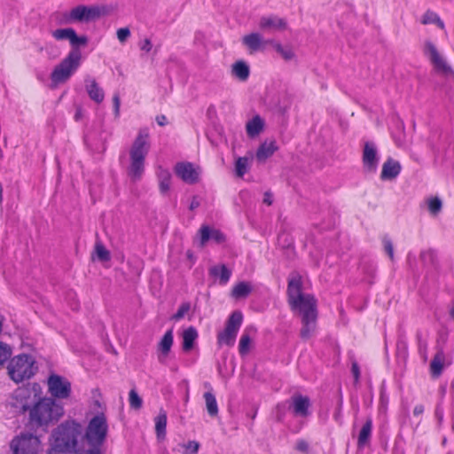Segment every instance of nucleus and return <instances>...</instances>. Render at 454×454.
Wrapping results in <instances>:
<instances>
[{"label": "nucleus", "instance_id": "f257e3e1", "mask_svg": "<svg viewBox=\"0 0 454 454\" xmlns=\"http://www.w3.org/2000/svg\"><path fill=\"white\" fill-rule=\"evenodd\" d=\"M287 294L292 309L298 313L301 319V337L308 340L317 328V300L313 295L301 292V278L299 275H294L290 278Z\"/></svg>", "mask_w": 454, "mask_h": 454}, {"label": "nucleus", "instance_id": "f03ea898", "mask_svg": "<svg viewBox=\"0 0 454 454\" xmlns=\"http://www.w3.org/2000/svg\"><path fill=\"white\" fill-rule=\"evenodd\" d=\"M82 425L67 421L59 425L51 434V448L47 454H101L98 450H90L79 444Z\"/></svg>", "mask_w": 454, "mask_h": 454}, {"label": "nucleus", "instance_id": "7ed1b4c3", "mask_svg": "<svg viewBox=\"0 0 454 454\" xmlns=\"http://www.w3.org/2000/svg\"><path fill=\"white\" fill-rule=\"evenodd\" d=\"M150 136L147 129H141L133 141L129 155L128 175L133 181L139 180L145 171V158L150 151Z\"/></svg>", "mask_w": 454, "mask_h": 454}, {"label": "nucleus", "instance_id": "20e7f679", "mask_svg": "<svg viewBox=\"0 0 454 454\" xmlns=\"http://www.w3.org/2000/svg\"><path fill=\"white\" fill-rule=\"evenodd\" d=\"M150 136L147 129H141L133 141L129 155L128 175L133 181L139 180L145 171V158L150 151Z\"/></svg>", "mask_w": 454, "mask_h": 454}, {"label": "nucleus", "instance_id": "39448f33", "mask_svg": "<svg viewBox=\"0 0 454 454\" xmlns=\"http://www.w3.org/2000/svg\"><path fill=\"white\" fill-rule=\"evenodd\" d=\"M63 407L56 403L51 397L42 398L29 411V420L31 424L43 427L57 421L63 415Z\"/></svg>", "mask_w": 454, "mask_h": 454}, {"label": "nucleus", "instance_id": "423d86ee", "mask_svg": "<svg viewBox=\"0 0 454 454\" xmlns=\"http://www.w3.org/2000/svg\"><path fill=\"white\" fill-rule=\"evenodd\" d=\"M108 431L106 418L104 414H98L93 417L86 428L85 434H81L79 444L90 450H100V446L104 443Z\"/></svg>", "mask_w": 454, "mask_h": 454}, {"label": "nucleus", "instance_id": "0eeeda50", "mask_svg": "<svg viewBox=\"0 0 454 454\" xmlns=\"http://www.w3.org/2000/svg\"><path fill=\"white\" fill-rule=\"evenodd\" d=\"M36 371L37 365L34 356L27 354L15 356L7 365L8 375L16 383L30 379Z\"/></svg>", "mask_w": 454, "mask_h": 454}, {"label": "nucleus", "instance_id": "6e6552de", "mask_svg": "<svg viewBox=\"0 0 454 454\" xmlns=\"http://www.w3.org/2000/svg\"><path fill=\"white\" fill-rule=\"evenodd\" d=\"M82 53L78 49H72L67 56L57 65L51 74L53 86L66 82L81 65Z\"/></svg>", "mask_w": 454, "mask_h": 454}, {"label": "nucleus", "instance_id": "1a4fd4ad", "mask_svg": "<svg viewBox=\"0 0 454 454\" xmlns=\"http://www.w3.org/2000/svg\"><path fill=\"white\" fill-rule=\"evenodd\" d=\"M43 388L38 383H29L18 387L12 395V405L23 411L30 410L37 403L43 396Z\"/></svg>", "mask_w": 454, "mask_h": 454}, {"label": "nucleus", "instance_id": "9d476101", "mask_svg": "<svg viewBox=\"0 0 454 454\" xmlns=\"http://www.w3.org/2000/svg\"><path fill=\"white\" fill-rule=\"evenodd\" d=\"M12 454H42L43 444L39 436L31 433H20L10 442Z\"/></svg>", "mask_w": 454, "mask_h": 454}, {"label": "nucleus", "instance_id": "9b49d317", "mask_svg": "<svg viewBox=\"0 0 454 454\" xmlns=\"http://www.w3.org/2000/svg\"><path fill=\"white\" fill-rule=\"evenodd\" d=\"M242 321V313L240 311H234L227 320L224 330L218 333V343L220 345L233 346Z\"/></svg>", "mask_w": 454, "mask_h": 454}, {"label": "nucleus", "instance_id": "f8f14e48", "mask_svg": "<svg viewBox=\"0 0 454 454\" xmlns=\"http://www.w3.org/2000/svg\"><path fill=\"white\" fill-rule=\"evenodd\" d=\"M423 53L430 60L434 68L440 74L446 76L452 75L453 71L441 54L436 45L427 40L423 44Z\"/></svg>", "mask_w": 454, "mask_h": 454}, {"label": "nucleus", "instance_id": "ddd939ff", "mask_svg": "<svg viewBox=\"0 0 454 454\" xmlns=\"http://www.w3.org/2000/svg\"><path fill=\"white\" fill-rule=\"evenodd\" d=\"M423 53L430 60L434 68L440 74L446 76L452 75L453 71L441 54L436 45L427 40L423 44Z\"/></svg>", "mask_w": 454, "mask_h": 454}, {"label": "nucleus", "instance_id": "4468645a", "mask_svg": "<svg viewBox=\"0 0 454 454\" xmlns=\"http://www.w3.org/2000/svg\"><path fill=\"white\" fill-rule=\"evenodd\" d=\"M47 387L51 398L54 400L67 399L72 393L71 382L65 377L55 373L48 377Z\"/></svg>", "mask_w": 454, "mask_h": 454}, {"label": "nucleus", "instance_id": "2eb2a0df", "mask_svg": "<svg viewBox=\"0 0 454 454\" xmlns=\"http://www.w3.org/2000/svg\"><path fill=\"white\" fill-rule=\"evenodd\" d=\"M100 10L95 6L78 5L73 8L67 16V23L74 21H90L98 18Z\"/></svg>", "mask_w": 454, "mask_h": 454}, {"label": "nucleus", "instance_id": "dca6fc26", "mask_svg": "<svg viewBox=\"0 0 454 454\" xmlns=\"http://www.w3.org/2000/svg\"><path fill=\"white\" fill-rule=\"evenodd\" d=\"M51 35L58 41L68 40L73 49H77L79 46H85L88 43L86 36L77 35L74 29L71 27L56 29L51 32Z\"/></svg>", "mask_w": 454, "mask_h": 454}, {"label": "nucleus", "instance_id": "f3484780", "mask_svg": "<svg viewBox=\"0 0 454 454\" xmlns=\"http://www.w3.org/2000/svg\"><path fill=\"white\" fill-rule=\"evenodd\" d=\"M175 171L176 176L187 184L198 182L200 173V168L194 167V165L190 162L177 163Z\"/></svg>", "mask_w": 454, "mask_h": 454}, {"label": "nucleus", "instance_id": "a211bd4d", "mask_svg": "<svg viewBox=\"0 0 454 454\" xmlns=\"http://www.w3.org/2000/svg\"><path fill=\"white\" fill-rule=\"evenodd\" d=\"M242 43L250 53L262 51L265 45L273 43V40H264L262 35L257 32L250 33L242 37Z\"/></svg>", "mask_w": 454, "mask_h": 454}, {"label": "nucleus", "instance_id": "6ab92c4d", "mask_svg": "<svg viewBox=\"0 0 454 454\" xmlns=\"http://www.w3.org/2000/svg\"><path fill=\"white\" fill-rule=\"evenodd\" d=\"M379 155L376 145L372 142H366L363 151V164L367 171L374 172L379 164Z\"/></svg>", "mask_w": 454, "mask_h": 454}, {"label": "nucleus", "instance_id": "aec40b11", "mask_svg": "<svg viewBox=\"0 0 454 454\" xmlns=\"http://www.w3.org/2000/svg\"><path fill=\"white\" fill-rule=\"evenodd\" d=\"M258 27L262 31H281L286 28V22L278 16L266 15L260 18Z\"/></svg>", "mask_w": 454, "mask_h": 454}, {"label": "nucleus", "instance_id": "412c9836", "mask_svg": "<svg viewBox=\"0 0 454 454\" xmlns=\"http://www.w3.org/2000/svg\"><path fill=\"white\" fill-rule=\"evenodd\" d=\"M290 407L297 417H307L309 414L310 400L308 396L294 395L291 398Z\"/></svg>", "mask_w": 454, "mask_h": 454}, {"label": "nucleus", "instance_id": "4be33fe9", "mask_svg": "<svg viewBox=\"0 0 454 454\" xmlns=\"http://www.w3.org/2000/svg\"><path fill=\"white\" fill-rule=\"evenodd\" d=\"M85 90L91 100L100 104L105 98V92L103 89L97 82L95 78L88 76L85 78Z\"/></svg>", "mask_w": 454, "mask_h": 454}, {"label": "nucleus", "instance_id": "5701e85b", "mask_svg": "<svg viewBox=\"0 0 454 454\" xmlns=\"http://www.w3.org/2000/svg\"><path fill=\"white\" fill-rule=\"evenodd\" d=\"M200 245L203 247L206 245V243L212 239L217 244H221L224 241V236L223 234L216 230V229H211L207 225L201 226L200 229Z\"/></svg>", "mask_w": 454, "mask_h": 454}, {"label": "nucleus", "instance_id": "b1692460", "mask_svg": "<svg viewBox=\"0 0 454 454\" xmlns=\"http://www.w3.org/2000/svg\"><path fill=\"white\" fill-rule=\"evenodd\" d=\"M265 121L258 114L248 120L246 123V132L248 137L254 138L258 137L264 129Z\"/></svg>", "mask_w": 454, "mask_h": 454}, {"label": "nucleus", "instance_id": "393cba45", "mask_svg": "<svg viewBox=\"0 0 454 454\" xmlns=\"http://www.w3.org/2000/svg\"><path fill=\"white\" fill-rule=\"evenodd\" d=\"M401 172V165L398 161L389 158L387 159L383 166L380 174L382 180H392L395 178Z\"/></svg>", "mask_w": 454, "mask_h": 454}, {"label": "nucleus", "instance_id": "a878e982", "mask_svg": "<svg viewBox=\"0 0 454 454\" xmlns=\"http://www.w3.org/2000/svg\"><path fill=\"white\" fill-rule=\"evenodd\" d=\"M278 150V145L274 140L264 141L259 146L256 152V158L260 161H263L270 158Z\"/></svg>", "mask_w": 454, "mask_h": 454}, {"label": "nucleus", "instance_id": "bb28decb", "mask_svg": "<svg viewBox=\"0 0 454 454\" xmlns=\"http://www.w3.org/2000/svg\"><path fill=\"white\" fill-rule=\"evenodd\" d=\"M173 345V332L172 330H168L163 335L161 340L159 343V349L160 354L159 356V360L160 363H163L168 355L171 347Z\"/></svg>", "mask_w": 454, "mask_h": 454}, {"label": "nucleus", "instance_id": "cd10ccee", "mask_svg": "<svg viewBox=\"0 0 454 454\" xmlns=\"http://www.w3.org/2000/svg\"><path fill=\"white\" fill-rule=\"evenodd\" d=\"M231 74L239 81L245 82L249 77L250 69L245 61L239 60L232 65Z\"/></svg>", "mask_w": 454, "mask_h": 454}, {"label": "nucleus", "instance_id": "c85d7f7f", "mask_svg": "<svg viewBox=\"0 0 454 454\" xmlns=\"http://www.w3.org/2000/svg\"><path fill=\"white\" fill-rule=\"evenodd\" d=\"M182 337L183 349L185 352H189L193 348L194 342L198 338L197 330L191 326L183 332Z\"/></svg>", "mask_w": 454, "mask_h": 454}, {"label": "nucleus", "instance_id": "c756f323", "mask_svg": "<svg viewBox=\"0 0 454 454\" xmlns=\"http://www.w3.org/2000/svg\"><path fill=\"white\" fill-rule=\"evenodd\" d=\"M160 191L161 193H167L171 185V174L168 169L160 168L157 171Z\"/></svg>", "mask_w": 454, "mask_h": 454}, {"label": "nucleus", "instance_id": "7c9ffc66", "mask_svg": "<svg viewBox=\"0 0 454 454\" xmlns=\"http://www.w3.org/2000/svg\"><path fill=\"white\" fill-rule=\"evenodd\" d=\"M445 361V356L442 350L438 351L430 364L431 373L434 377L441 375Z\"/></svg>", "mask_w": 454, "mask_h": 454}, {"label": "nucleus", "instance_id": "2f4dec72", "mask_svg": "<svg viewBox=\"0 0 454 454\" xmlns=\"http://www.w3.org/2000/svg\"><path fill=\"white\" fill-rule=\"evenodd\" d=\"M204 399L207 413L211 417H215L218 414V405L215 395L208 391L204 393Z\"/></svg>", "mask_w": 454, "mask_h": 454}, {"label": "nucleus", "instance_id": "473e14b6", "mask_svg": "<svg viewBox=\"0 0 454 454\" xmlns=\"http://www.w3.org/2000/svg\"><path fill=\"white\" fill-rule=\"evenodd\" d=\"M210 274L214 277H219L222 284H226L231 278V270L225 265L214 266L210 269Z\"/></svg>", "mask_w": 454, "mask_h": 454}, {"label": "nucleus", "instance_id": "72a5a7b5", "mask_svg": "<svg viewBox=\"0 0 454 454\" xmlns=\"http://www.w3.org/2000/svg\"><path fill=\"white\" fill-rule=\"evenodd\" d=\"M251 285L247 282H240L237 284L231 292V295L235 299H240L247 297L251 293Z\"/></svg>", "mask_w": 454, "mask_h": 454}, {"label": "nucleus", "instance_id": "f704fd0d", "mask_svg": "<svg viewBox=\"0 0 454 454\" xmlns=\"http://www.w3.org/2000/svg\"><path fill=\"white\" fill-rule=\"evenodd\" d=\"M251 160L247 157H239L235 161V172L239 177H243L250 168Z\"/></svg>", "mask_w": 454, "mask_h": 454}, {"label": "nucleus", "instance_id": "c9c22d12", "mask_svg": "<svg viewBox=\"0 0 454 454\" xmlns=\"http://www.w3.org/2000/svg\"><path fill=\"white\" fill-rule=\"evenodd\" d=\"M167 415L165 411H160L155 419V430L158 438H164L166 434Z\"/></svg>", "mask_w": 454, "mask_h": 454}, {"label": "nucleus", "instance_id": "e433bc0d", "mask_svg": "<svg viewBox=\"0 0 454 454\" xmlns=\"http://www.w3.org/2000/svg\"><path fill=\"white\" fill-rule=\"evenodd\" d=\"M421 22L423 24H436L440 28L444 27L443 22L441 20L440 17L434 12H427L423 17Z\"/></svg>", "mask_w": 454, "mask_h": 454}, {"label": "nucleus", "instance_id": "4c0bfd02", "mask_svg": "<svg viewBox=\"0 0 454 454\" xmlns=\"http://www.w3.org/2000/svg\"><path fill=\"white\" fill-rule=\"evenodd\" d=\"M250 345H251V336H250V333H248V329L247 328L239 340V353L241 355L247 354L250 349Z\"/></svg>", "mask_w": 454, "mask_h": 454}, {"label": "nucleus", "instance_id": "58836bf2", "mask_svg": "<svg viewBox=\"0 0 454 454\" xmlns=\"http://www.w3.org/2000/svg\"><path fill=\"white\" fill-rule=\"evenodd\" d=\"M372 421L368 420L364 423L363 427L361 428V431L359 433L358 436V445L364 446L368 439L370 438L371 433H372Z\"/></svg>", "mask_w": 454, "mask_h": 454}, {"label": "nucleus", "instance_id": "ea45409f", "mask_svg": "<svg viewBox=\"0 0 454 454\" xmlns=\"http://www.w3.org/2000/svg\"><path fill=\"white\" fill-rule=\"evenodd\" d=\"M273 45L275 50L286 59L290 60L294 58V54L293 51L290 48H285L280 43H275L273 41V43H270Z\"/></svg>", "mask_w": 454, "mask_h": 454}, {"label": "nucleus", "instance_id": "a19ab883", "mask_svg": "<svg viewBox=\"0 0 454 454\" xmlns=\"http://www.w3.org/2000/svg\"><path fill=\"white\" fill-rule=\"evenodd\" d=\"M184 449L183 454H198L200 443L196 441H189L180 445Z\"/></svg>", "mask_w": 454, "mask_h": 454}, {"label": "nucleus", "instance_id": "79ce46f5", "mask_svg": "<svg viewBox=\"0 0 454 454\" xmlns=\"http://www.w3.org/2000/svg\"><path fill=\"white\" fill-rule=\"evenodd\" d=\"M427 207L430 213L434 215H437L442 209V201L438 198H431L427 200Z\"/></svg>", "mask_w": 454, "mask_h": 454}, {"label": "nucleus", "instance_id": "37998d69", "mask_svg": "<svg viewBox=\"0 0 454 454\" xmlns=\"http://www.w3.org/2000/svg\"><path fill=\"white\" fill-rule=\"evenodd\" d=\"M129 401L131 408L137 410L140 409L142 406V399L134 389L129 391Z\"/></svg>", "mask_w": 454, "mask_h": 454}, {"label": "nucleus", "instance_id": "c03bdc74", "mask_svg": "<svg viewBox=\"0 0 454 454\" xmlns=\"http://www.w3.org/2000/svg\"><path fill=\"white\" fill-rule=\"evenodd\" d=\"M95 251L98 258L100 261L107 262L110 260V253L102 244H97L95 247Z\"/></svg>", "mask_w": 454, "mask_h": 454}, {"label": "nucleus", "instance_id": "a18cd8bd", "mask_svg": "<svg viewBox=\"0 0 454 454\" xmlns=\"http://www.w3.org/2000/svg\"><path fill=\"white\" fill-rule=\"evenodd\" d=\"M12 349L8 345L0 343V366L11 356Z\"/></svg>", "mask_w": 454, "mask_h": 454}, {"label": "nucleus", "instance_id": "49530a36", "mask_svg": "<svg viewBox=\"0 0 454 454\" xmlns=\"http://www.w3.org/2000/svg\"><path fill=\"white\" fill-rule=\"evenodd\" d=\"M189 309H190V305L188 303L182 304L179 307L176 313L173 316V318L176 321L180 320L181 318H183L184 317V315L189 311Z\"/></svg>", "mask_w": 454, "mask_h": 454}, {"label": "nucleus", "instance_id": "de8ad7c7", "mask_svg": "<svg viewBox=\"0 0 454 454\" xmlns=\"http://www.w3.org/2000/svg\"><path fill=\"white\" fill-rule=\"evenodd\" d=\"M117 38L118 40L123 43H125L128 38L130 36V31L128 27H122V28H119L117 30Z\"/></svg>", "mask_w": 454, "mask_h": 454}, {"label": "nucleus", "instance_id": "09e8293b", "mask_svg": "<svg viewBox=\"0 0 454 454\" xmlns=\"http://www.w3.org/2000/svg\"><path fill=\"white\" fill-rule=\"evenodd\" d=\"M383 246H384V249L387 252V254H388L389 258L391 260H394V247H393L392 241L389 239L385 238L383 239Z\"/></svg>", "mask_w": 454, "mask_h": 454}, {"label": "nucleus", "instance_id": "8fccbe9b", "mask_svg": "<svg viewBox=\"0 0 454 454\" xmlns=\"http://www.w3.org/2000/svg\"><path fill=\"white\" fill-rule=\"evenodd\" d=\"M140 50L145 52H149L152 48L153 44L150 39L145 38L139 43Z\"/></svg>", "mask_w": 454, "mask_h": 454}, {"label": "nucleus", "instance_id": "3c124183", "mask_svg": "<svg viewBox=\"0 0 454 454\" xmlns=\"http://www.w3.org/2000/svg\"><path fill=\"white\" fill-rule=\"evenodd\" d=\"M113 101H114V106L115 115L118 116L119 115V112H120V106H121V101H120L119 96L118 95H114V98H113Z\"/></svg>", "mask_w": 454, "mask_h": 454}, {"label": "nucleus", "instance_id": "603ef678", "mask_svg": "<svg viewBox=\"0 0 454 454\" xmlns=\"http://www.w3.org/2000/svg\"><path fill=\"white\" fill-rule=\"evenodd\" d=\"M308 448H309L308 443L303 440H301V441L297 442V443H296V449L298 450L307 451Z\"/></svg>", "mask_w": 454, "mask_h": 454}, {"label": "nucleus", "instance_id": "864d4df0", "mask_svg": "<svg viewBox=\"0 0 454 454\" xmlns=\"http://www.w3.org/2000/svg\"><path fill=\"white\" fill-rule=\"evenodd\" d=\"M352 373H353L356 380H357L359 379V376H360V371H359L358 365L356 363H354L352 364Z\"/></svg>", "mask_w": 454, "mask_h": 454}, {"label": "nucleus", "instance_id": "5fc2aeb1", "mask_svg": "<svg viewBox=\"0 0 454 454\" xmlns=\"http://www.w3.org/2000/svg\"><path fill=\"white\" fill-rule=\"evenodd\" d=\"M156 121L160 126H164L167 122V118L164 115H159L156 117Z\"/></svg>", "mask_w": 454, "mask_h": 454}, {"label": "nucleus", "instance_id": "6e6d98bb", "mask_svg": "<svg viewBox=\"0 0 454 454\" xmlns=\"http://www.w3.org/2000/svg\"><path fill=\"white\" fill-rule=\"evenodd\" d=\"M263 202L269 206L272 204L271 194L270 192L264 193Z\"/></svg>", "mask_w": 454, "mask_h": 454}, {"label": "nucleus", "instance_id": "4d7b16f0", "mask_svg": "<svg viewBox=\"0 0 454 454\" xmlns=\"http://www.w3.org/2000/svg\"><path fill=\"white\" fill-rule=\"evenodd\" d=\"M413 412H414L415 415H419V414L422 413L423 412V407L422 406H416L414 408V411Z\"/></svg>", "mask_w": 454, "mask_h": 454}, {"label": "nucleus", "instance_id": "13d9d810", "mask_svg": "<svg viewBox=\"0 0 454 454\" xmlns=\"http://www.w3.org/2000/svg\"><path fill=\"white\" fill-rule=\"evenodd\" d=\"M196 207H198V203H197V202L192 201V204H191V209H193V208H195Z\"/></svg>", "mask_w": 454, "mask_h": 454}, {"label": "nucleus", "instance_id": "bf43d9fd", "mask_svg": "<svg viewBox=\"0 0 454 454\" xmlns=\"http://www.w3.org/2000/svg\"><path fill=\"white\" fill-rule=\"evenodd\" d=\"M78 117H80V114H76L75 118L77 119Z\"/></svg>", "mask_w": 454, "mask_h": 454}, {"label": "nucleus", "instance_id": "052dcab7", "mask_svg": "<svg viewBox=\"0 0 454 454\" xmlns=\"http://www.w3.org/2000/svg\"><path fill=\"white\" fill-rule=\"evenodd\" d=\"M78 117H80V114H76L75 118L77 119Z\"/></svg>", "mask_w": 454, "mask_h": 454}]
</instances>
